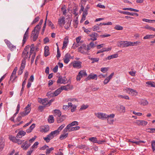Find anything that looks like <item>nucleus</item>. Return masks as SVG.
Wrapping results in <instances>:
<instances>
[{"mask_svg": "<svg viewBox=\"0 0 155 155\" xmlns=\"http://www.w3.org/2000/svg\"><path fill=\"white\" fill-rule=\"evenodd\" d=\"M30 48V46L28 45L26 46L24 51L22 52V56L23 57V59H25V60L26 59L28 58L29 59L30 58L31 54H28V51Z\"/></svg>", "mask_w": 155, "mask_h": 155, "instance_id": "f257e3e1", "label": "nucleus"}, {"mask_svg": "<svg viewBox=\"0 0 155 155\" xmlns=\"http://www.w3.org/2000/svg\"><path fill=\"white\" fill-rule=\"evenodd\" d=\"M139 103L140 105L144 106L148 104V102L146 100L142 99L140 100V101L139 102Z\"/></svg>", "mask_w": 155, "mask_h": 155, "instance_id": "7c9ffc66", "label": "nucleus"}, {"mask_svg": "<svg viewBox=\"0 0 155 155\" xmlns=\"http://www.w3.org/2000/svg\"><path fill=\"white\" fill-rule=\"evenodd\" d=\"M152 148L153 151L155 150V140H153L151 142Z\"/></svg>", "mask_w": 155, "mask_h": 155, "instance_id": "bf43d9fd", "label": "nucleus"}, {"mask_svg": "<svg viewBox=\"0 0 155 155\" xmlns=\"http://www.w3.org/2000/svg\"><path fill=\"white\" fill-rule=\"evenodd\" d=\"M49 130V127L48 125L42 126L40 127V131L41 132H47Z\"/></svg>", "mask_w": 155, "mask_h": 155, "instance_id": "ddd939ff", "label": "nucleus"}, {"mask_svg": "<svg viewBox=\"0 0 155 155\" xmlns=\"http://www.w3.org/2000/svg\"><path fill=\"white\" fill-rule=\"evenodd\" d=\"M78 147L81 149H84L87 150V147L85 145H82L78 146Z\"/></svg>", "mask_w": 155, "mask_h": 155, "instance_id": "8fccbe9b", "label": "nucleus"}, {"mask_svg": "<svg viewBox=\"0 0 155 155\" xmlns=\"http://www.w3.org/2000/svg\"><path fill=\"white\" fill-rule=\"evenodd\" d=\"M135 123L138 125L143 126H146L148 123L147 121L143 120H137Z\"/></svg>", "mask_w": 155, "mask_h": 155, "instance_id": "dca6fc26", "label": "nucleus"}, {"mask_svg": "<svg viewBox=\"0 0 155 155\" xmlns=\"http://www.w3.org/2000/svg\"><path fill=\"white\" fill-rule=\"evenodd\" d=\"M39 34L38 30L36 29V31L34 30L32 31L31 38L33 41H35L38 37Z\"/></svg>", "mask_w": 155, "mask_h": 155, "instance_id": "39448f33", "label": "nucleus"}, {"mask_svg": "<svg viewBox=\"0 0 155 155\" xmlns=\"http://www.w3.org/2000/svg\"><path fill=\"white\" fill-rule=\"evenodd\" d=\"M71 55L70 54L67 53L64 55L63 59L64 63L67 64L70 61Z\"/></svg>", "mask_w": 155, "mask_h": 155, "instance_id": "2eb2a0df", "label": "nucleus"}, {"mask_svg": "<svg viewBox=\"0 0 155 155\" xmlns=\"http://www.w3.org/2000/svg\"><path fill=\"white\" fill-rule=\"evenodd\" d=\"M59 133L60 132L58 131V130H57L53 131H52L51 133L52 134L53 137H54L58 134H59Z\"/></svg>", "mask_w": 155, "mask_h": 155, "instance_id": "ea45409f", "label": "nucleus"}, {"mask_svg": "<svg viewBox=\"0 0 155 155\" xmlns=\"http://www.w3.org/2000/svg\"><path fill=\"white\" fill-rule=\"evenodd\" d=\"M123 28L119 25H117L114 27V29L118 30H122Z\"/></svg>", "mask_w": 155, "mask_h": 155, "instance_id": "09e8293b", "label": "nucleus"}, {"mask_svg": "<svg viewBox=\"0 0 155 155\" xmlns=\"http://www.w3.org/2000/svg\"><path fill=\"white\" fill-rule=\"evenodd\" d=\"M65 126V124H62L61 126H60L57 129L58 131L60 132L61 130Z\"/></svg>", "mask_w": 155, "mask_h": 155, "instance_id": "680f3d73", "label": "nucleus"}, {"mask_svg": "<svg viewBox=\"0 0 155 155\" xmlns=\"http://www.w3.org/2000/svg\"><path fill=\"white\" fill-rule=\"evenodd\" d=\"M87 74L86 71L84 70L81 71L78 73L77 76V79L78 81H79L83 77L86 76Z\"/></svg>", "mask_w": 155, "mask_h": 155, "instance_id": "423d86ee", "label": "nucleus"}, {"mask_svg": "<svg viewBox=\"0 0 155 155\" xmlns=\"http://www.w3.org/2000/svg\"><path fill=\"white\" fill-rule=\"evenodd\" d=\"M88 106L87 105H85L84 104H82L80 108V110H84L88 108Z\"/></svg>", "mask_w": 155, "mask_h": 155, "instance_id": "a18cd8bd", "label": "nucleus"}, {"mask_svg": "<svg viewBox=\"0 0 155 155\" xmlns=\"http://www.w3.org/2000/svg\"><path fill=\"white\" fill-rule=\"evenodd\" d=\"M48 25L49 26H51V28L52 29H53L54 27V26L53 24L52 23V22L48 20Z\"/></svg>", "mask_w": 155, "mask_h": 155, "instance_id": "e2e57ef3", "label": "nucleus"}, {"mask_svg": "<svg viewBox=\"0 0 155 155\" xmlns=\"http://www.w3.org/2000/svg\"><path fill=\"white\" fill-rule=\"evenodd\" d=\"M30 146V144L28 143L27 141H26L21 146V147L23 148V149L26 150Z\"/></svg>", "mask_w": 155, "mask_h": 155, "instance_id": "cd10ccee", "label": "nucleus"}, {"mask_svg": "<svg viewBox=\"0 0 155 155\" xmlns=\"http://www.w3.org/2000/svg\"><path fill=\"white\" fill-rule=\"evenodd\" d=\"M5 146V140L2 137L0 138V150L2 151Z\"/></svg>", "mask_w": 155, "mask_h": 155, "instance_id": "aec40b11", "label": "nucleus"}, {"mask_svg": "<svg viewBox=\"0 0 155 155\" xmlns=\"http://www.w3.org/2000/svg\"><path fill=\"white\" fill-rule=\"evenodd\" d=\"M48 120L50 123H53L54 121L53 116V115H50L48 117Z\"/></svg>", "mask_w": 155, "mask_h": 155, "instance_id": "4c0bfd02", "label": "nucleus"}, {"mask_svg": "<svg viewBox=\"0 0 155 155\" xmlns=\"http://www.w3.org/2000/svg\"><path fill=\"white\" fill-rule=\"evenodd\" d=\"M97 79V75L96 74H91L89 75L88 77L86 79V81L87 80H90L91 79H95L96 80Z\"/></svg>", "mask_w": 155, "mask_h": 155, "instance_id": "f3484780", "label": "nucleus"}, {"mask_svg": "<svg viewBox=\"0 0 155 155\" xmlns=\"http://www.w3.org/2000/svg\"><path fill=\"white\" fill-rule=\"evenodd\" d=\"M155 35H148L143 37V39H150L154 37Z\"/></svg>", "mask_w": 155, "mask_h": 155, "instance_id": "c9c22d12", "label": "nucleus"}, {"mask_svg": "<svg viewBox=\"0 0 155 155\" xmlns=\"http://www.w3.org/2000/svg\"><path fill=\"white\" fill-rule=\"evenodd\" d=\"M65 18L63 16H61L58 19V23L60 27H62L65 23Z\"/></svg>", "mask_w": 155, "mask_h": 155, "instance_id": "f8f14e48", "label": "nucleus"}, {"mask_svg": "<svg viewBox=\"0 0 155 155\" xmlns=\"http://www.w3.org/2000/svg\"><path fill=\"white\" fill-rule=\"evenodd\" d=\"M35 127V124H32L29 127V128L26 130V132L27 133L31 132L33 129Z\"/></svg>", "mask_w": 155, "mask_h": 155, "instance_id": "473e14b6", "label": "nucleus"}, {"mask_svg": "<svg viewBox=\"0 0 155 155\" xmlns=\"http://www.w3.org/2000/svg\"><path fill=\"white\" fill-rule=\"evenodd\" d=\"M26 134V132L23 130L20 131L17 134L16 137L17 138H21Z\"/></svg>", "mask_w": 155, "mask_h": 155, "instance_id": "4be33fe9", "label": "nucleus"}, {"mask_svg": "<svg viewBox=\"0 0 155 155\" xmlns=\"http://www.w3.org/2000/svg\"><path fill=\"white\" fill-rule=\"evenodd\" d=\"M80 43H74L72 46V48L75 49L80 45Z\"/></svg>", "mask_w": 155, "mask_h": 155, "instance_id": "0e129e2a", "label": "nucleus"}, {"mask_svg": "<svg viewBox=\"0 0 155 155\" xmlns=\"http://www.w3.org/2000/svg\"><path fill=\"white\" fill-rule=\"evenodd\" d=\"M54 137L51 133L47 135L46 137H44V139L47 143L49 142L51 139H52Z\"/></svg>", "mask_w": 155, "mask_h": 155, "instance_id": "412c9836", "label": "nucleus"}, {"mask_svg": "<svg viewBox=\"0 0 155 155\" xmlns=\"http://www.w3.org/2000/svg\"><path fill=\"white\" fill-rule=\"evenodd\" d=\"M99 60L98 58H91V60L92 61V63H94L95 62H97Z\"/></svg>", "mask_w": 155, "mask_h": 155, "instance_id": "13d9d810", "label": "nucleus"}, {"mask_svg": "<svg viewBox=\"0 0 155 155\" xmlns=\"http://www.w3.org/2000/svg\"><path fill=\"white\" fill-rule=\"evenodd\" d=\"M146 84H147L146 86L151 87H155V83L153 81H148L146 82Z\"/></svg>", "mask_w": 155, "mask_h": 155, "instance_id": "a878e982", "label": "nucleus"}, {"mask_svg": "<svg viewBox=\"0 0 155 155\" xmlns=\"http://www.w3.org/2000/svg\"><path fill=\"white\" fill-rule=\"evenodd\" d=\"M90 49L89 47H87L85 45H83L80 46L78 48V51L81 53L86 54H87V51Z\"/></svg>", "mask_w": 155, "mask_h": 155, "instance_id": "7ed1b4c3", "label": "nucleus"}, {"mask_svg": "<svg viewBox=\"0 0 155 155\" xmlns=\"http://www.w3.org/2000/svg\"><path fill=\"white\" fill-rule=\"evenodd\" d=\"M143 21L148 23H152L153 21H155V20H152L144 18L142 19Z\"/></svg>", "mask_w": 155, "mask_h": 155, "instance_id": "6e6d98bb", "label": "nucleus"}, {"mask_svg": "<svg viewBox=\"0 0 155 155\" xmlns=\"http://www.w3.org/2000/svg\"><path fill=\"white\" fill-rule=\"evenodd\" d=\"M31 104H28L25 107L24 111L20 113V114L22 116H26L30 113L31 110Z\"/></svg>", "mask_w": 155, "mask_h": 155, "instance_id": "20e7f679", "label": "nucleus"}, {"mask_svg": "<svg viewBox=\"0 0 155 155\" xmlns=\"http://www.w3.org/2000/svg\"><path fill=\"white\" fill-rule=\"evenodd\" d=\"M82 29L87 34H88L90 32V31L89 29H86L84 27H83Z\"/></svg>", "mask_w": 155, "mask_h": 155, "instance_id": "69168bd1", "label": "nucleus"}, {"mask_svg": "<svg viewBox=\"0 0 155 155\" xmlns=\"http://www.w3.org/2000/svg\"><path fill=\"white\" fill-rule=\"evenodd\" d=\"M118 12H119L120 13L123 14H124L131 16H133V14H132V13H130L129 12L123 11H122L118 10Z\"/></svg>", "mask_w": 155, "mask_h": 155, "instance_id": "c85d7f7f", "label": "nucleus"}, {"mask_svg": "<svg viewBox=\"0 0 155 155\" xmlns=\"http://www.w3.org/2000/svg\"><path fill=\"white\" fill-rule=\"evenodd\" d=\"M4 41L7 45L8 47L12 51L16 49V46L13 45L9 41L5 39L4 40Z\"/></svg>", "mask_w": 155, "mask_h": 155, "instance_id": "0eeeda50", "label": "nucleus"}, {"mask_svg": "<svg viewBox=\"0 0 155 155\" xmlns=\"http://www.w3.org/2000/svg\"><path fill=\"white\" fill-rule=\"evenodd\" d=\"M68 133L65 134H61V135L59 137V139L61 140H63L66 137H67L68 136Z\"/></svg>", "mask_w": 155, "mask_h": 155, "instance_id": "2f4dec72", "label": "nucleus"}, {"mask_svg": "<svg viewBox=\"0 0 155 155\" xmlns=\"http://www.w3.org/2000/svg\"><path fill=\"white\" fill-rule=\"evenodd\" d=\"M95 115L99 119L104 120L107 119V114L105 113L99 112L95 113Z\"/></svg>", "mask_w": 155, "mask_h": 155, "instance_id": "9d476101", "label": "nucleus"}, {"mask_svg": "<svg viewBox=\"0 0 155 155\" xmlns=\"http://www.w3.org/2000/svg\"><path fill=\"white\" fill-rule=\"evenodd\" d=\"M98 25H95L93 27V31L98 32H101V31H99L100 30V28Z\"/></svg>", "mask_w": 155, "mask_h": 155, "instance_id": "a19ab883", "label": "nucleus"}, {"mask_svg": "<svg viewBox=\"0 0 155 155\" xmlns=\"http://www.w3.org/2000/svg\"><path fill=\"white\" fill-rule=\"evenodd\" d=\"M130 41H121L120 43V45L122 46L123 48H125L130 46Z\"/></svg>", "mask_w": 155, "mask_h": 155, "instance_id": "b1692460", "label": "nucleus"}, {"mask_svg": "<svg viewBox=\"0 0 155 155\" xmlns=\"http://www.w3.org/2000/svg\"><path fill=\"white\" fill-rule=\"evenodd\" d=\"M61 91V89L60 88H59L56 90L53 94L54 96H56L58 95Z\"/></svg>", "mask_w": 155, "mask_h": 155, "instance_id": "e433bc0d", "label": "nucleus"}, {"mask_svg": "<svg viewBox=\"0 0 155 155\" xmlns=\"http://www.w3.org/2000/svg\"><path fill=\"white\" fill-rule=\"evenodd\" d=\"M25 63L26 61H25V59H22L20 70L18 72V74L19 75H21L23 73V70H24L25 67Z\"/></svg>", "mask_w": 155, "mask_h": 155, "instance_id": "6e6552de", "label": "nucleus"}, {"mask_svg": "<svg viewBox=\"0 0 155 155\" xmlns=\"http://www.w3.org/2000/svg\"><path fill=\"white\" fill-rule=\"evenodd\" d=\"M54 114L57 117L61 115V112L59 110L56 109L54 110Z\"/></svg>", "mask_w": 155, "mask_h": 155, "instance_id": "bb28decb", "label": "nucleus"}, {"mask_svg": "<svg viewBox=\"0 0 155 155\" xmlns=\"http://www.w3.org/2000/svg\"><path fill=\"white\" fill-rule=\"evenodd\" d=\"M28 38V36L26 35H24L23 39L22 41V46H23L25 43L26 41Z\"/></svg>", "mask_w": 155, "mask_h": 155, "instance_id": "c756f323", "label": "nucleus"}, {"mask_svg": "<svg viewBox=\"0 0 155 155\" xmlns=\"http://www.w3.org/2000/svg\"><path fill=\"white\" fill-rule=\"evenodd\" d=\"M72 86H70L69 84H68L66 85L61 86L60 88L61 89V91L63 90L68 91L72 89Z\"/></svg>", "mask_w": 155, "mask_h": 155, "instance_id": "a211bd4d", "label": "nucleus"}, {"mask_svg": "<svg viewBox=\"0 0 155 155\" xmlns=\"http://www.w3.org/2000/svg\"><path fill=\"white\" fill-rule=\"evenodd\" d=\"M70 127L68 125L67 127L64 129L63 130V132L64 134H65V133L67 132L68 130L69 132V130L70 129Z\"/></svg>", "mask_w": 155, "mask_h": 155, "instance_id": "5fc2aeb1", "label": "nucleus"}, {"mask_svg": "<svg viewBox=\"0 0 155 155\" xmlns=\"http://www.w3.org/2000/svg\"><path fill=\"white\" fill-rule=\"evenodd\" d=\"M66 38H67V37H66L65 38V40L63 42V46L62 47V49H64V48H65L66 47V46L67 45V44L68 43V39H67V40H65V39Z\"/></svg>", "mask_w": 155, "mask_h": 155, "instance_id": "603ef678", "label": "nucleus"}, {"mask_svg": "<svg viewBox=\"0 0 155 155\" xmlns=\"http://www.w3.org/2000/svg\"><path fill=\"white\" fill-rule=\"evenodd\" d=\"M67 79L65 77H62L61 76H60L57 81V83H58L62 84L65 83L67 81Z\"/></svg>", "mask_w": 155, "mask_h": 155, "instance_id": "4468645a", "label": "nucleus"}, {"mask_svg": "<svg viewBox=\"0 0 155 155\" xmlns=\"http://www.w3.org/2000/svg\"><path fill=\"white\" fill-rule=\"evenodd\" d=\"M16 137H15L12 136H10L9 137V139L10 140H12L14 142H15V141H16Z\"/></svg>", "mask_w": 155, "mask_h": 155, "instance_id": "052dcab7", "label": "nucleus"}, {"mask_svg": "<svg viewBox=\"0 0 155 155\" xmlns=\"http://www.w3.org/2000/svg\"><path fill=\"white\" fill-rule=\"evenodd\" d=\"M119 110L121 112H125V107L122 105H120L119 107Z\"/></svg>", "mask_w": 155, "mask_h": 155, "instance_id": "3c124183", "label": "nucleus"}, {"mask_svg": "<svg viewBox=\"0 0 155 155\" xmlns=\"http://www.w3.org/2000/svg\"><path fill=\"white\" fill-rule=\"evenodd\" d=\"M118 97H121L122 98H124L126 99L129 100V97L127 95L123 96L122 95H119L118 96Z\"/></svg>", "mask_w": 155, "mask_h": 155, "instance_id": "4d7b16f0", "label": "nucleus"}, {"mask_svg": "<svg viewBox=\"0 0 155 155\" xmlns=\"http://www.w3.org/2000/svg\"><path fill=\"white\" fill-rule=\"evenodd\" d=\"M89 36L91 37V40L93 41H95L97 40V38L98 36V34L97 33L94 32L90 35Z\"/></svg>", "mask_w": 155, "mask_h": 155, "instance_id": "6ab92c4d", "label": "nucleus"}, {"mask_svg": "<svg viewBox=\"0 0 155 155\" xmlns=\"http://www.w3.org/2000/svg\"><path fill=\"white\" fill-rule=\"evenodd\" d=\"M78 123L77 121H74L72 122L71 123L69 124L68 126L70 127L71 128L73 126H74L75 125H78Z\"/></svg>", "mask_w": 155, "mask_h": 155, "instance_id": "c03bdc74", "label": "nucleus"}, {"mask_svg": "<svg viewBox=\"0 0 155 155\" xmlns=\"http://www.w3.org/2000/svg\"><path fill=\"white\" fill-rule=\"evenodd\" d=\"M123 10H130L131 11L135 12H138L139 10L136 9H135L134 8H124L122 9Z\"/></svg>", "mask_w": 155, "mask_h": 155, "instance_id": "58836bf2", "label": "nucleus"}, {"mask_svg": "<svg viewBox=\"0 0 155 155\" xmlns=\"http://www.w3.org/2000/svg\"><path fill=\"white\" fill-rule=\"evenodd\" d=\"M79 129L80 127L79 126H76L75 127H72L69 130V132L75 131L79 130Z\"/></svg>", "mask_w": 155, "mask_h": 155, "instance_id": "37998d69", "label": "nucleus"}, {"mask_svg": "<svg viewBox=\"0 0 155 155\" xmlns=\"http://www.w3.org/2000/svg\"><path fill=\"white\" fill-rule=\"evenodd\" d=\"M147 132L149 133H155V128H148L147 129Z\"/></svg>", "mask_w": 155, "mask_h": 155, "instance_id": "49530a36", "label": "nucleus"}, {"mask_svg": "<svg viewBox=\"0 0 155 155\" xmlns=\"http://www.w3.org/2000/svg\"><path fill=\"white\" fill-rule=\"evenodd\" d=\"M101 71L105 73L108 70V68H101Z\"/></svg>", "mask_w": 155, "mask_h": 155, "instance_id": "774afa93", "label": "nucleus"}, {"mask_svg": "<svg viewBox=\"0 0 155 155\" xmlns=\"http://www.w3.org/2000/svg\"><path fill=\"white\" fill-rule=\"evenodd\" d=\"M89 140L94 143H97V138L93 137L89 138Z\"/></svg>", "mask_w": 155, "mask_h": 155, "instance_id": "72a5a7b5", "label": "nucleus"}, {"mask_svg": "<svg viewBox=\"0 0 155 155\" xmlns=\"http://www.w3.org/2000/svg\"><path fill=\"white\" fill-rule=\"evenodd\" d=\"M30 48V46L28 45L26 46L24 51L22 52V56L23 57V59H25V60L26 59L28 58L29 59L30 58L31 54H28V51Z\"/></svg>", "mask_w": 155, "mask_h": 155, "instance_id": "f03ea898", "label": "nucleus"}, {"mask_svg": "<svg viewBox=\"0 0 155 155\" xmlns=\"http://www.w3.org/2000/svg\"><path fill=\"white\" fill-rule=\"evenodd\" d=\"M126 92L132 95H137V92L136 90L130 88H127L125 89Z\"/></svg>", "mask_w": 155, "mask_h": 155, "instance_id": "1a4fd4ad", "label": "nucleus"}, {"mask_svg": "<svg viewBox=\"0 0 155 155\" xmlns=\"http://www.w3.org/2000/svg\"><path fill=\"white\" fill-rule=\"evenodd\" d=\"M81 62L80 61H74L71 63L73 67L74 68H80L81 67Z\"/></svg>", "mask_w": 155, "mask_h": 155, "instance_id": "9b49d317", "label": "nucleus"}, {"mask_svg": "<svg viewBox=\"0 0 155 155\" xmlns=\"http://www.w3.org/2000/svg\"><path fill=\"white\" fill-rule=\"evenodd\" d=\"M66 117L64 115H61L57 117V120L58 123H60L63 121L65 119Z\"/></svg>", "mask_w": 155, "mask_h": 155, "instance_id": "5701e85b", "label": "nucleus"}, {"mask_svg": "<svg viewBox=\"0 0 155 155\" xmlns=\"http://www.w3.org/2000/svg\"><path fill=\"white\" fill-rule=\"evenodd\" d=\"M39 18L38 17H36L33 21L31 23V24H33L37 22L39 20Z\"/></svg>", "mask_w": 155, "mask_h": 155, "instance_id": "338daca9", "label": "nucleus"}, {"mask_svg": "<svg viewBox=\"0 0 155 155\" xmlns=\"http://www.w3.org/2000/svg\"><path fill=\"white\" fill-rule=\"evenodd\" d=\"M45 52L44 55L45 57L48 56L50 54L49 51V48L48 46H45L44 48Z\"/></svg>", "mask_w": 155, "mask_h": 155, "instance_id": "393cba45", "label": "nucleus"}, {"mask_svg": "<svg viewBox=\"0 0 155 155\" xmlns=\"http://www.w3.org/2000/svg\"><path fill=\"white\" fill-rule=\"evenodd\" d=\"M71 25V21H70L69 20H68V22H67V23H66L65 25L64 26V27L66 29L68 30L70 26Z\"/></svg>", "mask_w": 155, "mask_h": 155, "instance_id": "79ce46f5", "label": "nucleus"}, {"mask_svg": "<svg viewBox=\"0 0 155 155\" xmlns=\"http://www.w3.org/2000/svg\"><path fill=\"white\" fill-rule=\"evenodd\" d=\"M61 11H62L63 14L64 15H65L67 13V10L66 9L65 6H63L61 8Z\"/></svg>", "mask_w": 155, "mask_h": 155, "instance_id": "864d4df0", "label": "nucleus"}, {"mask_svg": "<svg viewBox=\"0 0 155 155\" xmlns=\"http://www.w3.org/2000/svg\"><path fill=\"white\" fill-rule=\"evenodd\" d=\"M48 101L47 98L43 99L42 104L44 106H48Z\"/></svg>", "mask_w": 155, "mask_h": 155, "instance_id": "f704fd0d", "label": "nucleus"}, {"mask_svg": "<svg viewBox=\"0 0 155 155\" xmlns=\"http://www.w3.org/2000/svg\"><path fill=\"white\" fill-rule=\"evenodd\" d=\"M54 149L53 147L47 149L46 152V155H49V154L51 152V151L53 150Z\"/></svg>", "mask_w": 155, "mask_h": 155, "instance_id": "de8ad7c7", "label": "nucleus"}]
</instances>
